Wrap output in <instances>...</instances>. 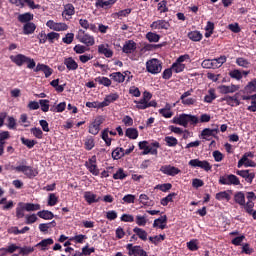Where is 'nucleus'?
<instances>
[{
    "label": "nucleus",
    "instance_id": "obj_16",
    "mask_svg": "<svg viewBox=\"0 0 256 256\" xmlns=\"http://www.w3.org/2000/svg\"><path fill=\"white\" fill-rule=\"evenodd\" d=\"M236 175L245 179L247 183H253V179H255V172H249V170H237Z\"/></svg>",
    "mask_w": 256,
    "mask_h": 256
},
{
    "label": "nucleus",
    "instance_id": "obj_8",
    "mask_svg": "<svg viewBox=\"0 0 256 256\" xmlns=\"http://www.w3.org/2000/svg\"><path fill=\"white\" fill-rule=\"evenodd\" d=\"M126 249L129 256H149L147 251H145L143 247L139 245L134 246L133 244H127Z\"/></svg>",
    "mask_w": 256,
    "mask_h": 256
},
{
    "label": "nucleus",
    "instance_id": "obj_35",
    "mask_svg": "<svg viewBox=\"0 0 256 256\" xmlns=\"http://www.w3.org/2000/svg\"><path fill=\"white\" fill-rule=\"evenodd\" d=\"M18 21L20 23H31V21H33V14L29 13V12H26L24 14H20L18 16Z\"/></svg>",
    "mask_w": 256,
    "mask_h": 256
},
{
    "label": "nucleus",
    "instance_id": "obj_52",
    "mask_svg": "<svg viewBox=\"0 0 256 256\" xmlns=\"http://www.w3.org/2000/svg\"><path fill=\"white\" fill-rule=\"evenodd\" d=\"M215 198L217 201H231V195L227 191L218 192Z\"/></svg>",
    "mask_w": 256,
    "mask_h": 256
},
{
    "label": "nucleus",
    "instance_id": "obj_2",
    "mask_svg": "<svg viewBox=\"0 0 256 256\" xmlns=\"http://www.w3.org/2000/svg\"><path fill=\"white\" fill-rule=\"evenodd\" d=\"M152 98H153V94H151V92L144 91L143 97L139 101L137 100L134 101V103L136 104V109L145 110V109H149V107H157V101L155 100L151 101Z\"/></svg>",
    "mask_w": 256,
    "mask_h": 256
},
{
    "label": "nucleus",
    "instance_id": "obj_31",
    "mask_svg": "<svg viewBox=\"0 0 256 256\" xmlns=\"http://www.w3.org/2000/svg\"><path fill=\"white\" fill-rule=\"evenodd\" d=\"M53 243H55L53 238H46L40 241L38 244H36V247H41V251H47V249H49L47 247L53 245Z\"/></svg>",
    "mask_w": 256,
    "mask_h": 256
},
{
    "label": "nucleus",
    "instance_id": "obj_62",
    "mask_svg": "<svg viewBox=\"0 0 256 256\" xmlns=\"http://www.w3.org/2000/svg\"><path fill=\"white\" fill-rule=\"evenodd\" d=\"M127 177V174H125V170L123 168H119L116 173L113 174V179L117 180H123Z\"/></svg>",
    "mask_w": 256,
    "mask_h": 256
},
{
    "label": "nucleus",
    "instance_id": "obj_12",
    "mask_svg": "<svg viewBox=\"0 0 256 256\" xmlns=\"http://www.w3.org/2000/svg\"><path fill=\"white\" fill-rule=\"evenodd\" d=\"M161 173L164 175H168L169 177H175L176 175H179L181 173V169L171 166V165H163L160 168Z\"/></svg>",
    "mask_w": 256,
    "mask_h": 256
},
{
    "label": "nucleus",
    "instance_id": "obj_60",
    "mask_svg": "<svg viewBox=\"0 0 256 256\" xmlns=\"http://www.w3.org/2000/svg\"><path fill=\"white\" fill-rule=\"evenodd\" d=\"M73 51H75L77 55H83V53H86V51H89V48H87V46L77 44L74 46Z\"/></svg>",
    "mask_w": 256,
    "mask_h": 256
},
{
    "label": "nucleus",
    "instance_id": "obj_17",
    "mask_svg": "<svg viewBox=\"0 0 256 256\" xmlns=\"http://www.w3.org/2000/svg\"><path fill=\"white\" fill-rule=\"evenodd\" d=\"M123 53H126V55H130L131 53H135L137 51V43L133 40H128L124 44L122 48Z\"/></svg>",
    "mask_w": 256,
    "mask_h": 256
},
{
    "label": "nucleus",
    "instance_id": "obj_29",
    "mask_svg": "<svg viewBox=\"0 0 256 256\" xmlns=\"http://www.w3.org/2000/svg\"><path fill=\"white\" fill-rule=\"evenodd\" d=\"M153 227H159L160 229L167 228V215L161 216L154 220Z\"/></svg>",
    "mask_w": 256,
    "mask_h": 256
},
{
    "label": "nucleus",
    "instance_id": "obj_42",
    "mask_svg": "<svg viewBox=\"0 0 256 256\" xmlns=\"http://www.w3.org/2000/svg\"><path fill=\"white\" fill-rule=\"evenodd\" d=\"M115 0H97L96 7H100L101 9H105V7H111V5H115Z\"/></svg>",
    "mask_w": 256,
    "mask_h": 256
},
{
    "label": "nucleus",
    "instance_id": "obj_23",
    "mask_svg": "<svg viewBox=\"0 0 256 256\" xmlns=\"http://www.w3.org/2000/svg\"><path fill=\"white\" fill-rule=\"evenodd\" d=\"M53 227H57V222L55 220L49 223H41L38 226V229L41 233L47 234L49 233V229H53Z\"/></svg>",
    "mask_w": 256,
    "mask_h": 256
},
{
    "label": "nucleus",
    "instance_id": "obj_30",
    "mask_svg": "<svg viewBox=\"0 0 256 256\" xmlns=\"http://www.w3.org/2000/svg\"><path fill=\"white\" fill-rule=\"evenodd\" d=\"M37 216L40 217V219H44L45 221H50L51 219L55 218V214L49 210H41L37 212Z\"/></svg>",
    "mask_w": 256,
    "mask_h": 256
},
{
    "label": "nucleus",
    "instance_id": "obj_38",
    "mask_svg": "<svg viewBox=\"0 0 256 256\" xmlns=\"http://www.w3.org/2000/svg\"><path fill=\"white\" fill-rule=\"evenodd\" d=\"M25 206L23 202L18 203L16 207V218L17 219H23L25 217Z\"/></svg>",
    "mask_w": 256,
    "mask_h": 256
},
{
    "label": "nucleus",
    "instance_id": "obj_3",
    "mask_svg": "<svg viewBox=\"0 0 256 256\" xmlns=\"http://www.w3.org/2000/svg\"><path fill=\"white\" fill-rule=\"evenodd\" d=\"M9 168H11L13 171H16L17 173H23L28 177V179H33V177H37L39 175V171L37 169L33 168V166H27V165H19V166H11L8 165Z\"/></svg>",
    "mask_w": 256,
    "mask_h": 256
},
{
    "label": "nucleus",
    "instance_id": "obj_59",
    "mask_svg": "<svg viewBox=\"0 0 256 256\" xmlns=\"http://www.w3.org/2000/svg\"><path fill=\"white\" fill-rule=\"evenodd\" d=\"M24 208L26 211H39L41 209L40 204H33V203H24Z\"/></svg>",
    "mask_w": 256,
    "mask_h": 256
},
{
    "label": "nucleus",
    "instance_id": "obj_26",
    "mask_svg": "<svg viewBox=\"0 0 256 256\" xmlns=\"http://www.w3.org/2000/svg\"><path fill=\"white\" fill-rule=\"evenodd\" d=\"M35 29H37V25L33 22H27L23 26V34L24 35H33L35 33Z\"/></svg>",
    "mask_w": 256,
    "mask_h": 256
},
{
    "label": "nucleus",
    "instance_id": "obj_50",
    "mask_svg": "<svg viewBox=\"0 0 256 256\" xmlns=\"http://www.w3.org/2000/svg\"><path fill=\"white\" fill-rule=\"evenodd\" d=\"M138 147H139V149H141L143 151L142 155L151 154V150L149 149V142H147V141L139 142Z\"/></svg>",
    "mask_w": 256,
    "mask_h": 256
},
{
    "label": "nucleus",
    "instance_id": "obj_53",
    "mask_svg": "<svg viewBox=\"0 0 256 256\" xmlns=\"http://www.w3.org/2000/svg\"><path fill=\"white\" fill-rule=\"evenodd\" d=\"M229 77L236 79V81H241L243 79V73L238 69H234L229 72Z\"/></svg>",
    "mask_w": 256,
    "mask_h": 256
},
{
    "label": "nucleus",
    "instance_id": "obj_32",
    "mask_svg": "<svg viewBox=\"0 0 256 256\" xmlns=\"http://www.w3.org/2000/svg\"><path fill=\"white\" fill-rule=\"evenodd\" d=\"M234 201L237 205L243 207V205H245V193L243 191L236 192L234 194Z\"/></svg>",
    "mask_w": 256,
    "mask_h": 256
},
{
    "label": "nucleus",
    "instance_id": "obj_24",
    "mask_svg": "<svg viewBox=\"0 0 256 256\" xmlns=\"http://www.w3.org/2000/svg\"><path fill=\"white\" fill-rule=\"evenodd\" d=\"M98 53L99 55L107 57V59H111V57H113V50L107 48L104 44H100L98 46Z\"/></svg>",
    "mask_w": 256,
    "mask_h": 256
},
{
    "label": "nucleus",
    "instance_id": "obj_39",
    "mask_svg": "<svg viewBox=\"0 0 256 256\" xmlns=\"http://www.w3.org/2000/svg\"><path fill=\"white\" fill-rule=\"evenodd\" d=\"M188 39L194 42H199L203 39V34L199 31H191L188 33Z\"/></svg>",
    "mask_w": 256,
    "mask_h": 256
},
{
    "label": "nucleus",
    "instance_id": "obj_58",
    "mask_svg": "<svg viewBox=\"0 0 256 256\" xmlns=\"http://www.w3.org/2000/svg\"><path fill=\"white\" fill-rule=\"evenodd\" d=\"M187 247L189 251H199L198 240L197 239L190 240L189 242H187Z\"/></svg>",
    "mask_w": 256,
    "mask_h": 256
},
{
    "label": "nucleus",
    "instance_id": "obj_25",
    "mask_svg": "<svg viewBox=\"0 0 256 256\" xmlns=\"http://www.w3.org/2000/svg\"><path fill=\"white\" fill-rule=\"evenodd\" d=\"M0 205H2V211H11L15 207V202L13 200H7L6 198L0 199Z\"/></svg>",
    "mask_w": 256,
    "mask_h": 256
},
{
    "label": "nucleus",
    "instance_id": "obj_14",
    "mask_svg": "<svg viewBox=\"0 0 256 256\" xmlns=\"http://www.w3.org/2000/svg\"><path fill=\"white\" fill-rule=\"evenodd\" d=\"M220 101H226L227 105L230 107H239L241 101H239V93H236L234 96H225L220 99Z\"/></svg>",
    "mask_w": 256,
    "mask_h": 256
},
{
    "label": "nucleus",
    "instance_id": "obj_48",
    "mask_svg": "<svg viewBox=\"0 0 256 256\" xmlns=\"http://www.w3.org/2000/svg\"><path fill=\"white\" fill-rule=\"evenodd\" d=\"M66 108L67 103L61 102L58 105L51 107L50 111H52V113H63V111H65Z\"/></svg>",
    "mask_w": 256,
    "mask_h": 256
},
{
    "label": "nucleus",
    "instance_id": "obj_28",
    "mask_svg": "<svg viewBox=\"0 0 256 256\" xmlns=\"http://www.w3.org/2000/svg\"><path fill=\"white\" fill-rule=\"evenodd\" d=\"M224 63H227V56L225 55L212 59L213 69H219V67H223Z\"/></svg>",
    "mask_w": 256,
    "mask_h": 256
},
{
    "label": "nucleus",
    "instance_id": "obj_21",
    "mask_svg": "<svg viewBox=\"0 0 256 256\" xmlns=\"http://www.w3.org/2000/svg\"><path fill=\"white\" fill-rule=\"evenodd\" d=\"M64 65L68 71H77L79 69V64L73 59V57H68L64 59Z\"/></svg>",
    "mask_w": 256,
    "mask_h": 256
},
{
    "label": "nucleus",
    "instance_id": "obj_63",
    "mask_svg": "<svg viewBox=\"0 0 256 256\" xmlns=\"http://www.w3.org/2000/svg\"><path fill=\"white\" fill-rule=\"evenodd\" d=\"M85 239H87V235L79 234V235H75L74 237L69 238V241H73L74 243L82 244L83 241H85Z\"/></svg>",
    "mask_w": 256,
    "mask_h": 256
},
{
    "label": "nucleus",
    "instance_id": "obj_43",
    "mask_svg": "<svg viewBox=\"0 0 256 256\" xmlns=\"http://www.w3.org/2000/svg\"><path fill=\"white\" fill-rule=\"evenodd\" d=\"M185 64H181L178 61H175L171 65V70L174 71V73H183L185 71Z\"/></svg>",
    "mask_w": 256,
    "mask_h": 256
},
{
    "label": "nucleus",
    "instance_id": "obj_9",
    "mask_svg": "<svg viewBox=\"0 0 256 256\" xmlns=\"http://www.w3.org/2000/svg\"><path fill=\"white\" fill-rule=\"evenodd\" d=\"M188 165H190V167H199L204 171H211V169H213V166H211V163L207 160L201 161L199 159H192L189 161Z\"/></svg>",
    "mask_w": 256,
    "mask_h": 256
},
{
    "label": "nucleus",
    "instance_id": "obj_46",
    "mask_svg": "<svg viewBox=\"0 0 256 256\" xmlns=\"http://www.w3.org/2000/svg\"><path fill=\"white\" fill-rule=\"evenodd\" d=\"M124 151L125 149L117 147L112 151V159L119 160L122 157H125Z\"/></svg>",
    "mask_w": 256,
    "mask_h": 256
},
{
    "label": "nucleus",
    "instance_id": "obj_13",
    "mask_svg": "<svg viewBox=\"0 0 256 256\" xmlns=\"http://www.w3.org/2000/svg\"><path fill=\"white\" fill-rule=\"evenodd\" d=\"M101 125H103V118L99 116L89 126V133H91V135H98L99 131L101 130Z\"/></svg>",
    "mask_w": 256,
    "mask_h": 256
},
{
    "label": "nucleus",
    "instance_id": "obj_10",
    "mask_svg": "<svg viewBox=\"0 0 256 256\" xmlns=\"http://www.w3.org/2000/svg\"><path fill=\"white\" fill-rule=\"evenodd\" d=\"M170 27L171 23L165 19L156 20L150 24L151 29L158 31H168Z\"/></svg>",
    "mask_w": 256,
    "mask_h": 256
},
{
    "label": "nucleus",
    "instance_id": "obj_64",
    "mask_svg": "<svg viewBox=\"0 0 256 256\" xmlns=\"http://www.w3.org/2000/svg\"><path fill=\"white\" fill-rule=\"evenodd\" d=\"M158 11H160V13L169 12V8L167 7V0H162L158 3Z\"/></svg>",
    "mask_w": 256,
    "mask_h": 256
},
{
    "label": "nucleus",
    "instance_id": "obj_51",
    "mask_svg": "<svg viewBox=\"0 0 256 256\" xmlns=\"http://www.w3.org/2000/svg\"><path fill=\"white\" fill-rule=\"evenodd\" d=\"M20 140H21L22 145H25L29 149H33L35 147V145H37V140H31V139H27L25 137H21Z\"/></svg>",
    "mask_w": 256,
    "mask_h": 256
},
{
    "label": "nucleus",
    "instance_id": "obj_33",
    "mask_svg": "<svg viewBox=\"0 0 256 256\" xmlns=\"http://www.w3.org/2000/svg\"><path fill=\"white\" fill-rule=\"evenodd\" d=\"M133 233H135L141 241H147L148 234L143 228L135 227Z\"/></svg>",
    "mask_w": 256,
    "mask_h": 256
},
{
    "label": "nucleus",
    "instance_id": "obj_40",
    "mask_svg": "<svg viewBox=\"0 0 256 256\" xmlns=\"http://www.w3.org/2000/svg\"><path fill=\"white\" fill-rule=\"evenodd\" d=\"M146 39L149 41V43H159V40L161 39V35L155 32H148L146 34Z\"/></svg>",
    "mask_w": 256,
    "mask_h": 256
},
{
    "label": "nucleus",
    "instance_id": "obj_47",
    "mask_svg": "<svg viewBox=\"0 0 256 256\" xmlns=\"http://www.w3.org/2000/svg\"><path fill=\"white\" fill-rule=\"evenodd\" d=\"M164 141H165L167 147H177V145L179 144V140H177V138H175L173 136H166L164 138Z\"/></svg>",
    "mask_w": 256,
    "mask_h": 256
},
{
    "label": "nucleus",
    "instance_id": "obj_7",
    "mask_svg": "<svg viewBox=\"0 0 256 256\" xmlns=\"http://www.w3.org/2000/svg\"><path fill=\"white\" fill-rule=\"evenodd\" d=\"M255 157V154H253V152H246L244 153V155L242 156V158L238 161V169H241V167L244 165V167H256V163L253 160Z\"/></svg>",
    "mask_w": 256,
    "mask_h": 256
},
{
    "label": "nucleus",
    "instance_id": "obj_37",
    "mask_svg": "<svg viewBox=\"0 0 256 256\" xmlns=\"http://www.w3.org/2000/svg\"><path fill=\"white\" fill-rule=\"evenodd\" d=\"M217 99V94H215V88H211L208 90V95L204 97L205 103H213Z\"/></svg>",
    "mask_w": 256,
    "mask_h": 256
},
{
    "label": "nucleus",
    "instance_id": "obj_61",
    "mask_svg": "<svg viewBox=\"0 0 256 256\" xmlns=\"http://www.w3.org/2000/svg\"><path fill=\"white\" fill-rule=\"evenodd\" d=\"M84 147L86 151H91L93 147H95V139L93 137H89L85 140Z\"/></svg>",
    "mask_w": 256,
    "mask_h": 256
},
{
    "label": "nucleus",
    "instance_id": "obj_15",
    "mask_svg": "<svg viewBox=\"0 0 256 256\" xmlns=\"http://www.w3.org/2000/svg\"><path fill=\"white\" fill-rule=\"evenodd\" d=\"M35 73H39V71H42L44 73L46 79H49L50 76L53 75V70L49 65L38 63L37 66L34 69Z\"/></svg>",
    "mask_w": 256,
    "mask_h": 256
},
{
    "label": "nucleus",
    "instance_id": "obj_19",
    "mask_svg": "<svg viewBox=\"0 0 256 256\" xmlns=\"http://www.w3.org/2000/svg\"><path fill=\"white\" fill-rule=\"evenodd\" d=\"M84 199L88 205H93V203H99L101 201V197L97 198V195L91 191H86L84 193Z\"/></svg>",
    "mask_w": 256,
    "mask_h": 256
},
{
    "label": "nucleus",
    "instance_id": "obj_57",
    "mask_svg": "<svg viewBox=\"0 0 256 256\" xmlns=\"http://www.w3.org/2000/svg\"><path fill=\"white\" fill-rule=\"evenodd\" d=\"M61 35L57 32H50L47 34L48 43L53 44L55 41H59Z\"/></svg>",
    "mask_w": 256,
    "mask_h": 256
},
{
    "label": "nucleus",
    "instance_id": "obj_22",
    "mask_svg": "<svg viewBox=\"0 0 256 256\" xmlns=\"http://www.w3.org/2000/svg\"><path fill=\"white\" fill-rule=\"evenodd\" d=\"M215 133H219L218 129H211V128H205L201 132L202 139H205V141H211L212 137H215Z\"/></svg>",
    "mask_w": 256,
    "mask_h": 256
},
{
    "label": "nucleus",
    "instance_id": "obj_6",
    "mask_svg": "<svg viewBox=\"0 0 256 256\" xmlns=\"http://www.w3.org/2000/svg\"><path fill=\"white\" fill-rule=\"evenodd\" d=\"M218 183L219 185L237 186L241 185V180L235 174H225L219 177Z\"/></svg>",
    "mask_w": 256,
    "mask_h": 256
},
{
    "label": "nucleus",
    "instance_id": "obj_54",
    "mask_svg": "<svg viewBox=\"0 0 256 256\" xmlns=\"http://www.w3.org/2000/svg\"><path fill=\"white\" fill-rule=\"evenodd\" d=\"M245 93H255L256 92V79L250 81L244 88Z\"/></svg>",
    "mask_w": 256,
    "mask_h": 256
},
{
    "label": "nucleus",
    "instance_id": "obj_11",
    "mask_svg": "<svg viewBox=\"0 0 256 256\" xmlns=\"http://www.w3.org/2000/svg\"><path fill=\"white\" fill-rule=\"evenodd\" d=\"M85 167L92 175L97 177L99 175V168L97 167V156L94 155L89 158L88 162H85Z\"/></svg>",
    "mask_w": 256,
    "mask_h": 256
},
{
    "label": "nucleus",
    "instance_id": "obj_27",
    "mask_svg": "<svg viewBox=\"0 0 256 256\" xmlns=\"http://www.w3.org/2000/svg\"><path fill=\"white\" fill-rule=\"evenodd\" d=\"M218 89L220 93H222V95H227L228 93H235V91H237L239 87H237L236 85H231V86L221 85L218 87Z\"/></svg>",
    "mask_w": 256,
    "mask_h": 256
},
{
    "label": "nucleus",
    "instance_id": "obj_41",
    "mask_svg": "<svg viewBox=\"0 0 256 256\" xmlns=\"http://www.w3.org/2000/svg\"><path fill=\"white\" fill-rule=\"evenodd\" d=\"M173 197H177V193L172 192L168 194L166 197L162 198L160 201L161 205H163V207H167L169 203H173Z\"/></svg>",
    "mask_w": 256,
    "mask_h": 256
},
{
    "label": "nucleus",
    "instance_id": "obj_56",
    "mask_svg": "<svg viewBox=\"0 0 256 256\" xmlns=\"http://www.w3.org/2000/svg\"><path fill=\"white\" fill-rule=\"evenodd\" d=\"M236 64L239 67H243L244 69H248L249 65H251V62H249V60L243 58V57H239L236 59Z\"/></svg>",
    "mask_w": 256,
    "mask_h": 256
},
{
    "label": "nucleus",
    "instance_id": "obj_20",
    "mask_svg": "<svg viewBox=\"0 0 256 256\" xmlns=\"http://www.w3.org/2000/svg\"><path fill=\"white\" fill-rule=\"evenodd\" d=\"M10 59L12 61V63H15V65H17L18 67H23V65H25V63H27V56L23 55V54H18L15 56H10Z\"/></svg>",
    "mask_w": 256,
    "mask_h": 256
},
{
    "label": "nucleus",
    "instance_id": "obj_55",
    "mask_svg": "<svg viewBox=\"0 0 256 256\" xmlns=\"http://www.w3.org/2000/svg\"><path fill=\"white\" fill-rule=\"evenodd\" d=\"M129 15H131V8L120 10L114 13V17H118V19H123V17H129Z\"/></svg>",
    "mask_w": 256,
    "mask_h": 256
},
{
    "label": "nucleus",
    "instance_id": "obj_36",
    "mask_svg": "<svg viewBox=\"0 0 256 256\" xmlns=\"http://www.w3.org/2000/svg\"><path fill=\"white\" fill-rule=\"evenodd\" d=\"M75 13V6L73 4H66L64 6V11L62 12L63 17H71Z\"/></svg>",
    "mask_w": 256,
    "mask_h": 256
},
{
    "label": "nucleus",
    "instance_id": "obj_5",
    "mask_svg": "<svg viewBox=\"0 0 256 256\" xmlns=\"http://www.w3.org/2000/svg\"><path fill=\"white\" fill-rule=\"evenodd\" d=\"M76 39L86 45V47H93L95 45V37L91 36L89 33H86L85 30L80 29L76 35Z\"/></svg>",
    "mask_w": 256,
    "mask_h": 256
},
{
    "label": "nucleus",
    "instance_id": "obj_18",
    "mask_svg": "<svg viewBox=\"0 0 256 256\" xmlns=\"http://www.w3.org/2000/svg\"><path fill=\"white\" fill-rule=\"evenodd\" d=\"M119 100V94L118 93H110L104 98V101L101 102L102 107H109L111 103H115V101Z\"/></svg>",
    "mask_w": 256,
    "mask_h": 256
},
{
    "label": "nucleus",
    "instance_id": "obj_34",
    "mask_svg": "<svg viewBox=\"0 0 256 256\" xmlns=\"http://www.w3.org/2000/svg\"><path fill=\"white\" fill-rule=\"evenodd\" d=\"M109 77L113 79L115 83L125 82V75L121 72H113L109 75Z\"/></svg>",
    "mask_w": 256,
    "mask_h": 256
},
{
    "label": "nucleus",
    "instance_id": "obj_44",
    "mask_svg": "<svg viewBox=\"0 0 256 256\" xmlns=\"http://www.w3.org/2000/svg\"><path fill=\"white\" fill-rule=\"evenodd\" d=\"M95 81L96 83H99V85H103L104 87H111V79L105 76L96 77Z\"/></svg>",
    "mask_w": 256,
    "mask_h": 256
},
{
    "label": "nucleus",
    "instance_id": "obj_49",
    "mask_svg": "<svg viewBox=\"0 0 256 256\" xmlns=\"http://www.w3.org/2000/svg\"><path fill=\"white\" fill-rule=\"evenodd\" d=\"M149 149H150V155H157L159 151V147H161V144L158 141H154L152 143H148Z\"/></svg>",
    "mask_w": 256,
    "mask_h": 256
},
{
    "label": "nucleus",
    "instance_id": "obj_1",
    "mask_svg": "<svg viewBox=\"0 0 256 256\" xmlns=\"http://www.w3.org/2000/svg\"><path fill=\"white\" fill-rule=\"evenodd\" d=\"M209 121H211V115L209 114H202L199 119L196 115L182 113L172 119V123L185 128L189 127V125L195 127L198 123H209Z\"/></svg>",
    "mask_w": 256,
    "mask_h": 256
},
{
    "label": "nucleus",
    "instance_id": "obj_45",
    "mask_svg": "<svg viewBox=\"0 0 256 256\" xmlns=\"http://www.w3.org/2000/svg\"><path fill=\"white\" fill-rule=\"evenodd\" d=\"M125 136L129 139H137L139 137V131L137 128H128L126 129Z\"/></svg>",
    "mask_w": 256,
    "mask_h": 256
},
{
    "label": "nucleus",
    "instance_id": "obj_4",
    "mask_svg": "<svg viewBox=\"0 0 256 256\" xmlns=\"http://www.w3.org/2000/svg\"><path fill=\"white\" fill-rule=\"evenodd\" d=\"M163 70V62L157 58H152L146 62V71L151 75H159Z\"/></svg>",
    "mask_w": 256,
    "mask_h": 256
}]
</instances>
